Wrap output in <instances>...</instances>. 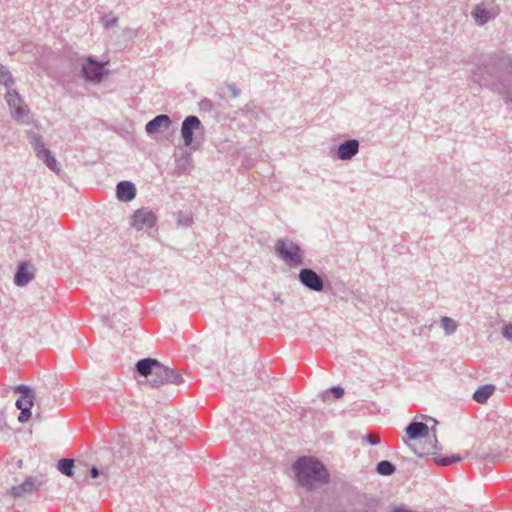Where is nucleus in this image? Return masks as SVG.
Masks as SVG:
<instances>
[{
  "mask_svg": "<svg viewBox=\"0 0 512 512\" xmlns=\"http://www.w3.org/2000/svg\"><path fill=\"white\" fill-rule=\"evenodd\" d=\"M292 470L297 483L307 491L301 495V505L306 510H317L319 505L315 504L311 492L318 486L329 483L330 474L327 468L317 458L301 456L293 463Z\"/></svg>",
  "mask_w": 512,
  "mask_h": 512,
  "instance_id": "obj_1",
  "label": "nucleus"
},
{
  "mask_svg": "<svg viewBox=\"0 0 512 512\" xmlns=\"http://www.w3.org/2000/svg\"><path fill=\"white\" fill-rule=\"evenodd\" d=\"M274 249L287 266L296 268L304 264V251L292 240L278 239Z\"/></svg>",
  "mask_w": 512,
  "mask_h": 512,
  "instance_id": "obj_2",
  "label": "nucleus"
},
{
  "mask_svg": "<svg viewBox=\"0 0 512 512\" xmlns=\"http://www.w3.org/2000/svg\"><path fill=\"white\" fill-rule=\"evenodd\" d=\"M499 65L503 71L492 83V91L501 95L506 101H510L512 100V57H501Z\"/></svg>",
  "mask_w": 512,
  "mask_h": 512,
  "instance_id": "obj_3",
  "label": "nucleus"
},
{
  "mask_svg": "<svg viewBox=\"0 0 512 512\" xmlns=\"http://www.w3.org/2000/svg\"><path fill=\"white\" fill-rule=\"evenodd\" d=\"M432 437L428 438V443L423 445L422 447H417L416 445L409 444L407 441L405 443L413 450V452L418 455L419 457H423L426 455H432L433 460L436 464L441 466H447L453 463H458L461 461V457L458 454H453L450 457H443L436 453V450H438V440L437 436L435 434V429H432Z\"/></svg>",
  "mask_w": 512,
  "mask_h": 512,
  "instance_id": "obj_4",
  "label": "nucleus"
},
{
  "mask_svg": "<svg viewBox=\"0 0 512 512\" xmlns=\"http://www.w3.org/2000/svg\"><path fill=\"white\" fill-rule=\"evenodd\" d=\"M5 100L9 106L12 118L16 121L27 122L26 118H28L30 110L15 89L7 90Z\"/></svg>",
  "mask_w": 512,
  "mask_h": 512,
  "instance_id": "obj_5",
  "label": "nucleus"
},
{
  "mask_svg": "<svg viewBox=\"0 0 512 512\" xmlns=\"http://www.w3.org/2000/svg\"><path fill=\"white\" fill-rule=\"evenodd\" d=\"M81 72L84 79L92 83H100L108 74L105 63L97 61L92 56L87 57L86 61L81 63Z\"/></svg>",
  "mask_w": 512,
  "mask_h": 512,
  "instance_id": "obj_6",
  "label": "nucleus"
},
{
  "mask_svg": "<svg viewBox=\"0 0 512 512\" xmlns=\"http://www.w3.org/2000/svg\"><path fill=\"white\" fill-rule=\"evenodd\" d=\"M44 484V480L35 476H29L20 485L11 487L9 494L14 498H24L34 492H37Z\"/></svg>",
  "mask_w": 512,
  "mask_h": 512,
  "instance_id": "obj_7",
  "label": "nucleus"
},
{
  "mask_svg": "<svg viewBox=\"0 0 512 512\" xmlns=\"http://www.w3.org/2000/svg\"><path fill=\"white\" fill-rule=\"evenodd\" d=\"M157 222L156 215L148 208H140L136 210L131 218V226L136 230L152 228Z\"/></svg>",
  "mask_w": 512,
  "mask_h": 512,
  "instance_id": "obj_8",
  "label": "nucleus"
},
{
  "mask_svg": "<svg viewBox=\"0 0 512 512\" xmlns=\"http://www.w3.org/2000/svg\"><path fill=\"white\" fill-rule=\"evenodd\" d=\"M199 130H203V126L197 116L190 115L183 120L181 125V135L186 147H191L193 145V135Z\"/></svg>",
  "mask_w": 512,
  "mask_h": 512,
  "instance_id": "obj_9",
  "label": "nucleus"
},
{
  "mask_svg": "<svg viewBox=\"0 0 512 512\" xmlns=\"http://www.w3.org/2000/svg\"><path fill=\"white\" fill-rule=\"evenodd\" d=\"M298 278L301 284L311 291L320 292L324 288L322 277L310 268H302Z\"/></svg>",
  "mask_w": 512,
  "mask_h": 512,
  "instance_id": "obj_10",
  "label": "nucleus"
},
{
  "mask_svg": "<svg viewBox=\"0 0 512 512\" xmlns=\"http://www.w3.org/2000/svg\"><path fill=\"white\" fill-rule=\"evenodd\" d=\"M359 146L356 139L346 140L338 146L336 156L343 161L351 160L359 152Z\"/></svg>",
  "mask_w": 512,
  "mask_h": 512,
  "instance_id": "obj_11",
  "label": "nucleus"
},
{
  "mask_svg": "<svg viewBox=\"0 0 512 512\" xmlns=\"http://www.w3.org/2000/svg\"><path fill=\"white\" fill-rule=\"evenodd\" d=\"M494 9H486L483 4L476 5L471 11V16L478 26H483L497 16Z\"/></svg>",
  "mask_w": 512,
  "mask_h": 512,
  "instance_id": "obj_12",
  "label": "nucleus"
},
{
  "mask_svg": "<svg viewBox=\"0 0 512 512\" xmlns=\"http://www.w3.org/2000/svg\"><path fill=\"white\" fill-rule=\"evenodd\" d=\"M172 124L171 118L166 114H160L150 120L146 126L145 130L148 134H155L160 132L161 130H168Z\"/></svg>",
  "mask_w": 512,
  "mask_h": 512,
  "instance_id": "obj_13",
  "label": "nucleus"
},
{
  "mask_svg": "<svg viewBox=\"0 0 512 512\" xmlns=\"http://www.w3.org/2000/svg\"><path fill=\"white\" fill-rule=\"evenodd\" d=\"M116 195L120 201L130 202L136 196V188L132 182L121 181L117 184Z\"/></svg>",
  "mask_w": 512,
  "mask_h": 512,
  "instance_id": "obj_14",
  "label": "nucleus"
},
{
  "mask_svg": "<svg viewBox=\"0 0 512 512\" xmlns=\"http://www.w3.org/2000/svg\"><path fill=\"white\" fill-rule=\"evenodd\" d=\"M160 362L153 358H144L139 360L135 365L136 372L146 378L151 377L154 370L158 368Z\"/></svg>",
  "mask_w": 512,
  "mask_h": 512,
  "instance_id": "obj_15",
  "label": "nucleus"
},
{
  "mask_svg": "<svg viewBox=\"0 0 512 512\" xmlns=\"http://www.w3.org/2000/svg\"><path fill=\"white\" fill-rule=\"evenodd\" d=\"M34 275L29 271L28 263L21 262L17 268V271L14 275V283L19 287L26 286L32 279Z\"/></svg>",
  "mask_w": 512,
  "mask_h": 512,
  "instance_id": "obj_16",
  "label": "nucleus"
},
{
  "mask_svg": "<svg viewBox=\"0 0 512 512\" xmlns=\"http://www.w3.org/2000/svg\"><path fill=\"white\" fill-rule=\"evenodd\" d=\"M407 435L412 440H417L426 437L429 433L427 424L423 422H411L405 429Z\"/></svg>",
  "mask_w": 512,
  "mask_h": 512,
  "instance_id": "obj_17",
  "label": "nucleus"
},
{
  "mask_svg": "<svg viewBox=\"0 0 512 512\" xmlns=\"http://www.w3.org/2000/svg\"><path fill=\"white\" fill-rule=\"evenodd\" d=\"M36 157L39 160H41L53 172H55L57 174L60 172V168L58 167V162L55 159L52 152L48 148L42 149V151L39 152V154H37Z\"/></svg>",
  "mask_w": 512,
  "mask_h": 512,
  "instance_id": "obj_18",
  "label": "nucleus"
},
{
  "mask_svg": "<svg viewBox=\"0 0 512 512\" xmlns=\"http://www.w3.org/2000/svg\"><path fill=\"white\" fill-rule=\"evenodd\" d=\"M494 391H495V386L492 384H486V385L480 386L473 393V400H475L479 404H485L487 402V400L492 396Z\"/></svg>",
  "mask_w": 512,
  "mask_h": 512,
  "instance_id": "obj_19",
  "label": "nucleus"
},
{
  "mask_svg": "<svg viewBox=\"0 0 512 512\" xmlns=\"http://www.w3.org/2000/svg\"><path fill=\"white\" fill-rule=\"evenodd\" d=\"M167 375V367L160 363L158 368L154 370L152 376L148 379V382L152 387H159L165 384V377H167Z\"/></svg>",
  "mask_w": 512,
  "mask_h": 512,
  "instance_id": "obj_20",
  "label": "nucleus"
},
{
  "mask_svg": "<svg viewBox=\"0 0 512 512\" xmlns=\"http://www.w3.org/2000/svg\"><path fill=\"white\" fill-rule=\"evenodd\" d=\"M26 135L30 145L34 150L35 155L39 154V152H41L42 149H47V147L44 144L43 137L40 134L33 131H28Z\"/></svg>",
  "mask_w": 512,
  "mask_h": 512,
  "instance_id": "obj_21",
  "label": "nucleus"
},
{
  "mask_svg": "<svg viewBox=\"0 0 512 512\" xmlns=\"http://www.w3.org/2000/svg\"><path fill=\"white\" fill-rule=\"evenodd\" d=\"M0 84L7 90L11 89L15 84V79L12 76L8 67L0 63Z\"/></svg>",
  "mask_w": 512,
  "mask_h": 512,
  "instance_id": "obj_22",
  "label": "nucleus"
},
{
  "mask_svg": "<svg viewBox=\"0 0 512 512\" xmlns=\"http://www.w3.org/2000/svg\"><path fill=\"white\" fill-rule=\"evenodd\" d=\"M192 163L191 154L187 151H183L181 156L176 158V169L178 173H185L188 171Z\"/></svg>",
  "mask_w": 512,
  "mask_h": 512,
  "instance_id": "obj_23",
  "label": "nucleus"
},
{
  "mask_svg": "<svg viewBox=\"0 0 512 512\" xmlns=\"http://www.w3.org/2000/svg\"><path fill=\"white\" fill-rule=\"evenodd\" d=\"M74 460L63 458L58 461L57 469L65 476L72 477L74 475Z\"/></svg>",
  "mask_w": 512,
  "mask_h": 512,
  "instance_id": "obj_24",
  "label": "nucleus"
},
{
  "mask_svg": "<svg viewBox=\"0 0 512 512\" xmlns=\"http://www.w3.org/2000/svg\"><path fill=\"white\" fill-rule=\"evenodd\" d=\"M395 471V465L388 460H382L376 465V472L383 476H390Z\"/></svg>",
  "mask_w": 512,
  "mask_h": 512,
  "instance_id": "obj_25",
  "label": "nucleus"
},
{
  "mask_svg": "<svg viewBox=\"0 0 512 512\" xmlns=\"http://www.w3.org/2000/svg\"><path fill=\"white\" fill-rule=\"evenodd\" d=\"M167 374V377H165V384L171 383L179 385L184 381L179 370L167 367Z\"/></svg>",
  "mask_w": 512,
  "mask_h": 512,
  "instance_id": "obj_26",
  "label": "nucleus"
},
{
  "mask_svg": "<svg viewBox=\"0 0 512 512\" xmlns=\"http://www.w3.org/2000/svg\"><path fill=\"white\" fill-rule=\"evenodd\" d=\"M441 326L443 327L446 335H452L456 332L457 329V322L447 316H443L440 319Z\"/></svg>",
  "mask_w": 512,
  "mask_h": 512,
  "instance_id": "obj_27",
  "label": "nucleus"
},
{
  "mask_svg": "<svg viewBox=\"0 0 512 512\" xmlns=\"http://www.w3.org/2000/svg\"><path fill=\"white\" fill-rule=\"evenodd\" d=\"M15 391L22 394V397L24 398L25 402L28 403V405H33L35 394L30 387L26 385H18L15 388Z\"/></svg>",
  "mask_w": 512,
  "mask_h": 512,
  "instance_id": "obj_28",
  "label": "nucleus"
},
{
  "mask_svg": "<svg viewBox=\"0 0 512 512\" xmlns=\"http://www.w3.org/2000/svg\"><path fill=\"white\" fill-rule=\"evenodd\" d=\"M32 406L33 405H28V403L25 402V407L19 409L20 410V414L18 416L19 422L24 423V422L28 421V419L31 417V407Z\"/></svg>",
  "mask_w": 512,
  "mask_h": 512,
  "instance_id": "obj_29",
  "label": "nucleus"
},
{
  "mask_svg": "<svg viewBox=\"0 0 512 512\" xmlns=\"http://www.w3.org/2000/svg\"><path fill=\"white\" fill-rule=\"evenodd\" d=\"M363 441L367 442L371 445H378L380 444V436L376 433H368L363 437Z\"/></svg>",
  "mask_w": 512,
  "mask_h": 512,
  "instance_id": "obj_30",
  "label": "nucleus"
},
{
  "mask_svg": "<svg viewBox=\"0 0 512 512\" xmlns=\"http://www.w3.org/2000/svg\"><path fill=\"white\" fill-rule=\"evenodd\" d=\"M105 27H114L117 24V18L113 14H107L102 18Z\"/></svg>",
  "mask_w": 512,
  "mask_h": 512,
  "instance_id": "obj_31",
  "label": "nucleus"
},
{
  "mask_svg": "<svg viewBox=\"0 0 512 512\" xmlns=\"http://www.w3.org/2000/svg\"><path fill=\"white\" fill-rule=\"evenodd\" d=\"M502 335L507 340L512 341V323H508L503 326Z\"/></svg>",
  "mask_w": 512,
  "mask_h": 512,
  "instance_id": "obj_32",
  "label": "nucleus"
},
{
  "mask_svg": "<svg viewBox=\"0 0 512 512\" xmlns=\"http://www.w3.org/2000/svg\"><path fill=\"white\" fill-rule=\"evenodd\" d=\"M200 107H201L203 110L211 111V110H213L214 105H213V103H212V101H211V100H209V99H203V100L200 102Z\"/></svg>",
  "mask_w": 512,
  "mask_h": 512,
  "instance_id": "obj_33",
  "label": "nucleus"
},
{
  "mask_svg": "<svg viewBox=\"0 0 512 512\" xmlns=\"http://www.w3.org/2000/svg\"><path fill=\"white\" fill-rule=\"evenodd\" d=\"M227 88L231 92L233 98H237L240 95V89L235 84H227Z\"/></svg>",
  "mask_w": 512,
  "mask_h": 512,
  "instance_id": "obj_34",
  "label": "nucleus"
},
{
  "mask_svg": "<svg viewBox=\"0 0 512 512\" xmlns=\"http://www.w3.org/2000/svg\"><path fill=\"white\" fill-rule=\"evenodd\" d=\"M331 392L333 393L334 397L339 399L344 394V389L340 386H335L331 388Z\"/></svg>",
  "mask_w": 512,
  "mask_h": 512,
  "instance_id": "obj_35",
  "label": "nucleus"
},
{
  "mask_svg": "<svg viewBox=\"0 0 512 512\" xmlns=\"http://www.w3.org/2000/svg\"><path fill=\"white\" fill-rule=\"evenodd\" d=\"M390 512H412V511L405 505H400V506L394 507Z\"/></svg>",
  "mask_w": 512,
  "mask_h": 512,
  "instance_id": "obj_36",
  "label": "nucleus"
},
{
  "mask_svg": "<svg viewBox=\"0 0 512 512\" xmlns=\"http://www.w3.org/2000/svg\"><path fill=\"white\" fill-rule=\"evenodd\" d=\"M89 474H90V477L97 478L101 473H100V470L96 466H93L89 470Z\"/></svg>",
  "mask_w": 512,
  "mask_h": 512,
  "instance_id": "obj_37",
  "label": "nucleus"
},
{
  "mask_svg": "<svg viewBox=\"0 0 512 512\" xmlns=\"http://www.w3.org/2000/svg\"><path fill=\"white\" fill-rule=\"evenodd\" d=\"M15 405H16L17 409H21V408L25 407V400H24V398L22 397L20 399H17Z\"/></svg>",
  "mask_w": 512,
  "mask_h": 512,
  "instance_id": "obj_38",
  "label": "nucleus"
},
{
  "mask_svg": "<svg viewBox=\"0 0 512 512\" xmlns=\"http://www.w3.org/2000/svg\"><path fill=\"white\" fill-rule=\"evenodd\" d=\"M274 299H275L276 301H281V300H280V296H279V295L275 296V298H274Z\"/></svg>",
  "mask_w": 512,
  "mask_h": 512,
  "instance_id": "obj_39",
  "label": "nucleus"
}]
</instances>
